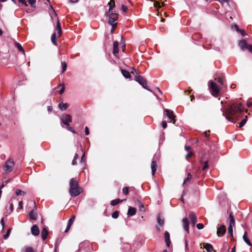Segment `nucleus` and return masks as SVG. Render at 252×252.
<instances>
[{
    "label": "nucleus",
    "mask_w": 252,
    "mask_h": 252,
    "mask_svg": "<svg viewBox=\"0 0 252 252\" xmlns=\"http://www.w3.org/2000/svg\"><path fill=\"white\" fill-rule=\"evenodd\" d=\"M64 92V86L63 85H62V88H61V89L59 91V94H63Z\"/></svg>",
    "instance_id": "56"
},
{
    "label": "nucleus",
    "mask_w": 252,
    "mask_h": 252,
    "mask_svg": "<svg viewBox=\"0 0 252 252\" xmlns=\"http://www.w3.org/2000/svg\"><path fill=\"white\" fill-rule=\"evenodd\" d=\"M247 121V116H246V118L244 119H243L240 123L239 127H242V126H243L245 125V124L246 123Z\"/></svg>",
    "instance_id": "35"
},
{
    "label": "nucleus",
    "mask_w": 252,
    "mask_h": 252,
    "mask_svg": "<svg viewBox=\"0 0 252 252\" xmlns=\"http://www.w3.org/2000/svg\"><path fill=\"white\" fill-rule=\"evenodd\" d=\"M69 192L71 197H76L82 192V189L75 179L72 178L70 180Z\"/></svg>",
    "instance_id": "2"
},
{
    "label": "nucleus",
    "mask_w": 252,
    "mask_h": 252,
    "mask_svg": "<svg viewBox=\"0 0 252 252\" xmlns=\"http://www.w3.org/2000/svg\"><path fill=\"white\" fill-rule=\"evenodd\" d=\"M228 233L230 236H233V227H232L231 226H228Z\"/></svg>",
    "instance_id": "42"
},
{
    "label": "nucleus",
    "mask_w": 252,
    "mask_h": 252,
    "mask_svg": "<svg viewBox=\"0 0 252 252\" xmlns=\"http://www.w3.org/2000/svg\"><path fill=\"white\" fill-rule=\"evenodd\" d=\"M56 33L54 32L52 35L51 41L54 43V44H55V45H57V41H56Z\"/></svg>",
    "instance_id": "30"
},
{
    "label": "nucleus",
    "mask_w": 252,
    "mask_h": 252,
    "mask_svg": "<svg viewBox=\"0 0 252 252\" xmlns=\"http://www.w3.org/2000/svg\"><path fill=\"white\" fill-rule=\"evenodd\" d=\"M243 240L249 246H252V244L250 242V241L249 240V239L247 238V232H245L243 236Z\"/></svg>",
    "instance_id": "27"
},
{
    "label": "nucleus",
    "mask_w": 252,
    "mask_h": 252,
    "mask_svg": "<svg viewBox=\"0 0 252 252\" xmlns=\"http://www.w3.org/2000/svg\"><path fill=\"white\" fill-rule=\"evenodd\" d=\"M31 233L35 236H38L39 234V229L38 226L36 224H34L31 227Z\"/></svg>",
    "instance_id": "10"
},
{
    "label": "nucleus",
    "mask_w": 252,
    "mask_h": 252,
    "mask_svg": "<svg viewBox=\"0 0 252 252\" xmlns=\"http://www.w3.org/2000/svg\"><path fill=\"white\" fill-rule=\"evenodd\" d=\"M237 32H240L243 36L246 35L247 34L245 30L242 29H239Z\"/></svg>",
    "instance_id": "50"
},
{
    "label": "nucleus",
    "mask_w": 252,
    "mask_h": 252,
    "mask_svg": "<svg viewBox=\"0 0 252 252\" xmlns=\"http://www.w3.org/2000/svg\"><path fill=\"white\" fill-rule=\"evenodd\" d=\"M109 5V8L108 11L109 12H110L111 11H112V10L114 8V7L115 6V3L114 0H110V1L108 2V4Z\"/></svg>",
    "instance_id": "25"
},
{
    "label": "nucleus",
    "mask_w": 252,
    "mask_h": 252,
    "mask_svg": "<svg viewBox=\"0 0 252 252\" xmlns=\"http://www.w3.org/2000/svg\"><path fill=\"white\" fill-rule=\"evenodd\" d=\"M13 206L12 203L10 204L8 207H6L7 211H9V213H11L13 211Z\"/></svg>",
    "instance_id": "40"
},
{
    "label": "nucleus",
    "mask_w": 252,
    "mask_h": 252,
    "mask_svg": "<svg viewBox=\"0 0 252 252\" xmlns=\"http://www.w3.org/2000/svg\"><path fill=\"white\" fill-rule=\"evenodd\" d=\"M164 238H165V241L166 242V245L168 247H169L171 242L170 240L169 233L167 231H165L164 233Z\"/></svg>",
    "instance_id": "15"
},
{
    "label": "nucleus",
    "mask_w": 252,
    "mask_h": 252,
    "mask_svg": "<svg viewBox=\"0 0 252 252\" xmlns=\"http://www.w3.org/2000/svg\"><path fill=\"white\" fill-rule=\"evenodd\" d=\"M70 227H71L70 225L67 224L66 228L65 230V232H67L69 231V230L70 229Z\"/></svg>",
    "instance_id": "62"
},
{
    "label": "nucleus",
    "mask_w": 252,
    "mask_h": 252,
    "mask_svg": "<svg viewBox=\"0 0 252 252\" xmlns=\"http://www.w3.org/2000/svg\"><path fill=\"white\" fill-rule=\"evenodd\" d=\"M50 14L52 17V15H54L55 17L57 16V14L56 13L54 9L53 8V6L52 5H50Z\"/></svg>",
    "instance_id": "31"
},
{
    "label": "nucleus",
    "mask_w": 252,
    "mask_h": 252,
    "mask_svg": "<svg viewBox=\"0 0 252 252\" xmlns=\"http://www.w3.org/2000/svg\"><path fill=\"white\" fill-rule=\"evenodd\" d=\"M15 45V46L18 48V49L19 50H20L21 52H22L23 54H25L24 50L23 48L22 47V45L19 43L16 42Z\"/></svg>",
    "instance_id": "28"
},
{
    "label": "nucleus",
    "mask_w": 252,
    "mask_h": 252,
    "mask_svg": "<svg viewBox=\"0 0 252 252\" xmlns=\"http://www.w3.org/2000/svg\"><path fill=\"white\" fill-rule=\"evenodd\" d=\"M68 106L67 103L61 102L59 104V107L62 111L65 110L68 108Z\"/></svg>",
    "instance_id": "23"
},
{
    "label": "nucleus",
    "mask_w": 252,
    "mask_h": 252,
    "mask_svg": "<svg viewBox=\"0 0 252 252\" xmlns=\"http://www.w3.org/2000/svg\"><path fill=\"white\" fill-rule=\"evenodd\" d=\"M48 234V230L46 228H43L41 232L42 238L43 240H45Z\"/></svg>",
    "instance_id": "19"
},
{
    "label": "nucleus",
    "mask_w": 252,
    "mask_h": 252,
    "mask_svg": "<svg viewBox=\"0 0 252 252\" xmlns=\"http://www.w3.org/2000/svg\"><path fill=\"white\" fill-rule=\"evenodd\" d=\"M139 208H140V211H144V205L142 203H141V202H140V203H139Z\"/></svg>",
    "instance_id": "55"
},
{
    "label": "nucleus",
    "mask_w": 252,
    "mask_h": 252,
    "mask_svg": "<svg viewBox=\"0 0 252 252\" xmlns=\"http://www.w3.org/2000/svg\"><path fill=\"white\" fill-rule=\"evenodd\" d=\"M15 193L17 195H24L26 194V192L25 191H23L20 189H17Z\"/></svg>",
    "instance_id": "36"
},
{
    "label": "nucleus",
    "mask_w": 252,
    "mask_h": 252,
    "mask_svg": "<svg viewBox=\"0 0 252 252\" xmlns=\"http://www.w3.org/2000/svg\"><path fill=\"white\" fill-rule=\"evenodd\" d=\"M203 246L207 252H212L214 251L212 246L210 244H204Z\"/></svg>",
    "instance_id": "21"
},
{
    "label": "nucleus",
    "mask_w": 252,
    "mask_h": 252,
    "mask_svg": "<svg viewBox=\"0 0 252 252\" xmlns=\"http://www.w3.org/2000/svg\"><path fill=\"white\" fill-rule=\"evenodd\" d=\"M123 192L125 194L127 195L128 193V188L125 187L123 189Z\"/></svg>",
    "instance_id": "44"
},
{
    "label": "nucleus",
    "mask_w": 252,
    "mask_h": 252,
    "mask_svg": "<svg viewBox=\"0 0 252 252\" xmlns=\"http://www.w3.org/2000/svg\"><path fill=\"white\" fill-rule=\"evenodd\" d=\"M157 163L155 160H153L151 164V169H152V175H154L156 171V166Z\"/></svg>",
    "instance_id": "26"
},
{
    "label": "nucleus",
    "mask_w": 252,
    "mask_h": 252,
    "mask_svg": "<svg viewBox=\"0 0 252 252\" xmlns=\"http://www.w3.org/2000/svg\"><path fill=\"white\" fill-rule=\"evenodd\" d=\"M158 224L160 225V226H162L164 224V220L160 219L159 217H158Z\"/></svg>",
    "instance_id": "41"
},
{
    "label": "nucleus",
    "mask_w": 252,
    "mask_h": 252,
    "mask_svg": "<svg viewBox=\"0 0 252 252\" xmlns=\"http://www.w3.org/2000/svg\"><path fill=\"white\" fill-rule=\"evenodd\" d=\"M154 6L157 8H160L162 5H160V3L158 1H156L154 3Z\"/></svg>",
    "instance_id": "46"
},
{
    "label": "nucleus",
    "mask_w": 252,
    "mask_h": 252,
    "mask_svg": "<svg viewBox=\"0 0 252 252\" xmlns=\"http://www.w3.org/2000/svg\"><path fill=\"white\" fill-rule=\"evenodd\" d=\"M200 162V164H201V168L202 170H205L208 168V160L204 161L203 159H201Z\"/></svg>",
    "instance_id": "20"
},
{
    "label": "nucleus",
    "mask_w": 252,
    "mask_h": 252,
    "mask_svg": "<svg viewBox=\"0 0 252 252\" xmlns=\"http://www.w3.org/2000/svg\"><path fill=\"white\" fill-rule=\"evenodd\" d=\"M61 121L64 125L68 126L72 121L71 116L69 114H63L61 118Z\"/></svg>",
    "instance_id": "7"
},
{
    "label": "nucleus",
    "mask_w": 252,
    "mask_h": 252,
    "mask_svg": "<svg viewBox=\"0 0 252 252\" xmlns=\"http://www.w3.org/2000/svg\"><path fill=\"white\" fill-rule=\"evenodd\" d=\"M215 80L216 81H217L218 82H219V83H220L221 85H223V80L221 78L219 77L217 78H215Z\"/></svg>",
    "instance_id": "49"
},
{
    "label": "nucleus",
    "mask_w": 252,
    "mask_h": 252,
    "mask_svg": "<svg viewBox=\"0 0 252 252\" xmlns=\"http://www.w3.org/2000/svg\"><path fill=\"white\" fill-rule=\"evenodd\" d=\"M136 213V209L135 208L129 207L127 211V215L133 216Z\"/></svg>",
    "instance_id": "24"
},
{
    "label": "nucleus",
    "mask_w": 252,
    "mask_h": 252,
    "mask_svg": "<svg viewBox=\"0 0 252 252\" xmlns=\"http://www.w3.org/2000/svg\"><path fill=\"white\" fill-rule=\"evenodd\" d=\"M25 252H35V251L31 247H28L25 249Z\"/></svg>",
    "instance_id": "39"
},
{
    "label": "nucleus",
    "mask_w": 252,
    "mask_h": 252,
    "mask_svg": "<svg viewBox=\"0 0 252 252\" xmlns=\"http://www.w3.org/2000/svg\"><path fill=\"white\" fill-rule=\"evenodd\" d=\"M244 110V107L241 103H233L231 104L229 108L226 110H223L222 116H224L228 121L234 123L235 122L232 120L231 118L227 115H235V114L241 113Z\"/></svg>",
    "instance_id": "1"
},
{
    "label": "nucleus",
    "mask_w": 252,
    "mask_h": 252,
    "mask_svg": "<svg viewBox=\"0 0 252 252\" xmlns=\"http://www.w3.org/2000/svg\"><path fill=\"white\" fill-rule=\"evenodd\" d=\"M121 71L122 74L126 78L128 79L131 77L130 74L128 71L123 69H122Z\"/></svg>",
    "instance_id": "22"
},
{
    "label": "nucleus",
    "mask_w": 252,
    "mask_h": 252,
    "mask_svg": "<svg viewBox=\"0 0 252 252\" xmlns=\"http://www.w3.org/2000/svg\"><path fill=\"white\" fill-rule=\"evenodd\" d=\"M75 215L72 216L71 218L68 220V222H67V224L71 226V225L72 224V223H73V222H74V221L75 220Z\"/></svg>",
    "instance_id": "32"
},
{
    "label": "nucleus",
    "mask_w": 252,
    "mask_h": 252,
    "mask_svg": "<svg viewBox=\"0 0 252 252\" xmlns=\"http://www.w3.org/2000/svg\"><path fill=\"white\" fill-rule=\"evenodd\" d=\"M191 177H192L191 174L190 173H189L188 174L187 177L184 180V184H186L187 182L189 181Z\"/></svg>",
    "instance_id": "34"
},
{
    "label": "nucleus",
    "mask_w": 252,
    "mask_h": 252,
    "mask_svg": "<svg viewBox=\"0 0 252 252\" xmlns=\"http://www.w3.org/2000/svg\"><path fill=\"white\" fill-rule=\"evenodd\" d=\"M231 28L232 29H234L235 30H236L237 32L238 31V30H239V28H238V26L236 24H233L231 26Z\"/></svg>",
    "instance_id": "45"
},
{
    "label": "nucleus",
    "mask_w": 252,
    "mask_h": 252,
    "mask_svg": "<svg viewBox=\"0 0 252 252\" xmlns=\"http://www.w3.org/2000/svg\"><path fill=\"white\" fill-rule=\"evenodd\" d=\"M192 155V152H190V153H188L186 155V158L188 159Z\"/></svg>",
    "instance_id": "61"
},
{
    "label": "nucleus",
    "mask_w": 252,
    "mask_h": 252,
    "mask_svg": "<svg viewBox=\"0 0 252 252\" xmlns=\"http://www.w3.org/2000/svg\"><path fill=\"white\" fill-rule=\"evenodd\" d=\"M248 45L245 40H241L239 41V46L242 50L247 49Z\"/></svg>",
    "instance_id": "14"
},
{
    "label": "nucleus",
    "mask_w": 252,
    "mask_h": 252,
    "mask_svg": "<svg viewBox=\"0 0 252 252\" xmlns=\"http://www.w3.org/2000/svg\"><path fill=\"white\" fill-rule=\"evenodd\" d=\"M164 111L166 113V115L168 118V119L170 120L171 122H173V123H175V116L173 113V111L167 109H165Z\"/></svg>",
    "instance_id": "8"
},
{
    "label": "nucleus",
    "mask_w": 252,
    "mask_h": 252,
    "mask_svg": "<svg viewBox=\"0 0 252 252\" xmlns=\"http://www.w3.org/2000/svg\"><path fill=\"white\" fill-rule=\"evenodd\" d=\"M11 228H9L7 230L6 233L3 236V238L4 239H6L8 238V237L10 235V233L11 232Z\"/></svg>",
    "instance_id": "38"
},
{
    "label": "nucleus",
    "mask_w": 252,
    "mask_h": 252,
    "mask_svg": "<svg viewBox=\"0 0 252 252\" xmlns=\"http://www.w3.org/2000/svg\"><path fill=\"white\" fill-rule=\"evenodd\" d=\"M134 80L142 86L144 89L150 92H152V91L147 86V81L142 76L139 75L138 74L136 75Z\"/></svg>",
    "instance_id": "4"
},
{
    "label": "nucleus",
    "mask_w": 252,
    "mask_h": 252,
    "mask_svg": "<svg viewBox=\"0 0 252 252\" xmlns=\"http://www.w3.org/2000/svg\"><path fill=\"white\" fill-rule=\"evenodd\" d=\"M182 223L184 228L187 233H189V222L187 218H184L182 220Z\"/></svg>",
    "instance_id": "12"
},
{
    "label": "nucleus",
    "mask_w": 252,
    "mask_h": 252,
    "mask_svg": "<svg viewBox=\"0 0 252 252\" xmlns=\"http://www.w3.org/2000/svg\"><path fill=\"white\" fill-rule=\"evenodd\" d=\"M85 153H84L81 158V163H83L84 164H85L86 162V160L85 159Z\"/></svg>",
    "instance_id": "47"
},
{
    "label": "nucleus",
    "mask_w": 252,
    "mask_h": 252,
    "mask_svg": "<svg viewBox=\"0 0 252 252\" xmlns=\"http://www.w3.org/2000/svg\"><path fill=\"white\" fill-rule=\"evenodd\" d=\"M122 9L124 12H126L127 10V7L123 4L122 5Z\"/></svg>",
    "instance_id": "53"
},
{
    "label": "nucleus",
    "mask_w": 252,
    "mask_h": 252,
    "mask_svg": "<svg viewBox=\"0 0 252 252\" xmlns=\"http://www.w3.org/2000/svg\"><path fill=\"white\" fill-rule=\"evenodd\" d=\"M56 31L57 32V33L59 36H61L62 33V31L61 29V26L59 22L58 18H57V28Z\"/></svg>",
    "instance_id": "16"
},
{
    "label": "nucleus",
    "mask_w": 252,
    "mask_h": 252,
    "mask_svg": "<svg viewBox=\"0 0 252 252\" xmlns=\"http://www.w3.org/2000/svg\"><path fill=\"white\" fill-rule=\"evenodd\" d=\"M210 88L213 91L212 94L217 97L218 96V94L220 92V87L213 81H210Z\"/></svg>",
    "instance_id": "6"
},
{
    "label": "nucleus",
    "mask_w": 252,
    "mask_h": 252,
    "mask_svg": "<svg viewBox=\"0 0 252 252\" xmlns=\"http://www.w3.org/2000/svg\"><path fill=\"white\" fill-rule=\"evenodd\" d=\"M19 207L20 209H23V202L22 201L19 202Z\"/></svg>",
    "instance_id": "60"
},
{
    "label": "nucleus",
    "mask_w": 252,
    "mask_h": 252,
    "mask_svg": "<svg viewBox=\"0 0 252 252\" xmlns=\"http://www.w3.org/2000/svg\"><path fill=\"white\" fill-rule=\"evenodd\" d=\"M14 164L13 160L11 159H9L3 165V169L6 172H10L13 170Z\"/></svg>",
    "instance_id": "5"
},
{
    "label": "nucleus",
    "mask_w": 252,
    "mask_h": 252,
    "mask_svg": "<svg viewBox=\"0 0 252 252\" xmlns=\"http://www.w3.org/2000/svg\"><path fill=\"white\" fill-rule=\"evenodd\" d=\"M19 2L23 4H24L25 6H28V4L27 3V2L26 0H18Z\"/></svg>",
    "instance_id": "52"
},
{
    "label": "nucleus",
    "mask_w": 252,
    "mask_h": 252,
    "mask_svg": "<svg viewBox=\"0 0 252 252\" xmlns=\"http://www.w3.org/2000/svg\"><path fill=\"white\" fill-rule=\"evenodd\" d=\"M119 216V212L118 211H115L113 212L112 214V217L114 219H117Z\"/></svg>",
    "instance_id": "43"
},
{
    "label": "nucleus",
    "mask_w": 252,
    "mask_h": 252,
    "mask_svg": "<svg viewBox=\"0 0 252 252\" xmlns=\"http://www.w3.org/2000/svg\"><path fill=\"white\" fill-rule=\"evenodd\" d=\"M0 223L2 225V230L3 231L4 229V219L2 218L0 220Z\"/></svg>",
    "instance_id": "51"
},
{
    "label": "nucleus",
    "mask_w": 252,
    "mask_h": 252,
    "mask_svg": "<svg viewBox=\"0 0 252 252\" xmlns=\"http://www.w3.org/2000/svg\"><path fill=\"white\" fill-rule=\"evenodd\" d=\"M36 0H28L29 4L33 8H35L36 7Z\"/></svg>",
    "instance_id": "29"
},
{
    "label": "nucleus",
    "mask_w": 252,
    "mask_h": 252,
    "mask_svg": "<svg viewBox=\"0 0 252 252\" xmlns=\"http://www.w3.org/2000/svg\"><path fill=\"white\" fill-rule=\"evenodd\" d=\"M77 164V159H75L74 158H73L72 161V164L74 165H76Z\"/></svg>",
    "instance_id": "63"
},
{
    "label": "nucleus",
    "mask_w": 252,
    "mask_h": 252,
    "mask_svg": "<svg viewBox=\"0 0 252 252\" xmlns=\"http://www.w3.org/2000/svg\"><path fill=\"white\" fill-rule=\"evenodd\" d=\"M189 218L193 226H194L197 222V218L195 213L193 212H190L189 214Z\"/></svg>",
    "instance_id": "11"
},
{
    "label": "nucleus",
    "mask_w": 252,
    "mask_h": 252,
    "mask_svg": "<svg viewBox=\"0 0 252 252\" xmlns=\"http://www.w3.org/2000/svg\"><path fill=\"white\" fill-rule=\"evenodd\" d=\"M62 72H64L66 69L67 64L65 62H62Z\"/></svg>",
    "instance_id": "37"
},
{
    "label": "nucleus",
    "mask_w": 252,
    "mask_h": 252,
    "mask_svg": "<svg viewBox=\"0 0 252 252\" xmlns=\"http://www.w3.org/2000/svg\"><path fill=\"white\" fill-rule=\"evenodd\" d=\"M109 17L108 23L112 26L113 28H115L117 23L114 22L117 20L118 14L116 11H111L110 12H106L105 13Z\"/></svg>",
    "instance_id": "3"
},
{
    "label": "nucleus",
    "mask_w": 252,
    "mask_h": 252,
    "mask_svg": "<svg viewBox=\"0 0 252 252\" xmlns=\"http://www.w3.org/2000/svg\"><path fill=\"white\" fill-rule=\"evenodd\" d=\"M161 126L163 128H165L167 126L166 122L164 121H162L161 123Z\"/></svg>",
    "instance_id": "57"
},
{
    "label": "nucleus",
    "mask_w": 252,
    "mask_h": 252,
    "mask_svg": "<svg viewBox=\"0 0 252 252\" xmlns=\"http://www.w3.org/2000/svg\"><path fill=\"white\" fill-rule=\"evenodd\" d=\"M118 46L119 42L118 41H114L113 43V53L117 57L118 54Z\"/></svg>",
    "instance_id": "13"
},
{
    "label": "nucleus",
    "mask_w": 252,
    "mask_h": 252,
    "mask_svg": "<svg viewBox=\"0 0 252 252\" xmlns=\"http://www.w3.org/2000/svg\"><path fill=\"white\" fill-rule=\"evenodd\" d=\"M121 201H122V200H121ZM120 202H121V200L119 199L112 200L111 202V204L112 206H115V205H117Z\"/></svg>",
    "instance_id": "33"
},
{
    "label": "nucleus",
    "mask_w": 252,
    "mask_h": 252,
    "mask_svg": "<svg viewBox=\"0 0 252 252\" xmlns=\"http://www.w3.org/2000/svg\"><path fill=\"white\" fill-rule=\"evenodd\" d=\"M67 130L73 132V133H76L75 131L71 127L67 128Z\"/></svg>",
    "instance_id": "59"
},
{
    "label": "nucleus",
    "mask_w": 252,
    "mask_h": 252,
    "mask_svg": "<svg viewBox=\"0 0 252 252\" xmlns=\"http://www.w3.org/2000/svg\"><path fill=\"white\" fill-rule=\"evenodd\" d=\"M85 134L86 135H88L89 134V130L87 126L85 127Z\"/></svg>",
    "instance_id": "58"
},
{
    "label": "nucleus",
    "mask_w": 252,
    "mask_h": 252,
    "mask_svg": "<svg viewBox=\"0 0 252 252\" xmlns=\"http://www.w3.org/2000/svg\"><path fill=\"white\" fill-rule=\"evenodd\" d=\"M247 106L248 107H250L252 106V102H247Z\"/></svg>",
    "instance_id": "64"
},
{
    "label": "nucleus",
    "mask_w": 252,
    "mask_h": 252,
    "mask_svg": "<svg viewBox=\"0 0 252 252\" xmlns=\"http://www.w3.org/2000/svg\"><path fill=\"white\" fill-rule=\"evenodd\" d=\"M29 216L30 220H35L37 219V214L34 210L30 211Z\"/></svg>",
    "instance_id": "17"
},
{
    "label": "nucleus",
    "mask_w": 252,
    "mask_h": 252,
    "mask_svg": "<svg viewBox=\"0 0 252 252\" xmlns=\"http://www.w3.org/2000/svg\"><path fill=\"white\" fill-rule=\"evenodd\" d=\"M229 219L230 221L229 226H231L232 227H233V226H234L235 225V219L232 212H231L229 214Z\"/></svg>",
    "instance_id": "18"
},
{
    "label": "nucleus",
    "mask_w": 252,
    "mask_h": 252,
    "mask_svg": "<svg viewBox=\"0 0 252 252\" xmlns=\"http://www.w3.org/2000/svg\"><path fill=\"white\" fill-rule=\"evenodd\" d=\"M196 227L198 229H202L204 228V225L202 223H199L197 224Z\"/></svg>",
    "instance_id": "48"
},
{
    "label": "nucleus",
    "mask_w": 252,
    "mask_h": 252,
    "mask_svg": "<svg viewBox=\"0 0 252 252\" xmlns=\"http://www.w3.org/2000/svg\"><path fill=\"white\" fill-rule=\"evenodd\" d=\"M225 231L226 229L225 226L223 225H221L220 226V227L217 228V235L219 237L222 236L225 233Z\"/></svg>",
    "instance_id": "9"
},
{
    "label": "nucleus",
    "mask_w": 252,
    "mask_h": 252,
    "mask_svg": "<svg viewBox=\"0 0 252 252\" xmlns=\"http://www.w3.org/2000/svg\"><path fill=\"white\" fill-rule=\"evenodd\" d=\"M247 49H248L250 52L252 53V45L249 44L247 46Z\"/></svg>",
    "instance_id": "54"
}]
</instances>
